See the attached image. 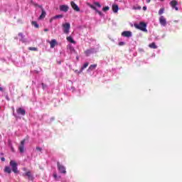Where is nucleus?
<instances>
[{
    "instance_id": "1",
    "label": "nucleus",
    "mask_w": 182,
    "mask_h": 182,
    "mask_svg": "<svg viewBox=\"0 0 182 182\" xmlns=\"http://www.w3.org/2000/svg\"><path fill=\"white\" fill-rule=\"evenodd\" d=\"M134 26L136 28V29H139V31H142L143 32H147V24H146L144 22L134 23Z\"/></svg>"
},
{
    "instance_id": "3",
    "label": "nucleus",
    "mask_w": 182,
    "mask_h": 182,
    "mask_svg": "<svg viewBox=\"0 0 182 182\" xmlns=\"http://www.w3.org/2000/svg\"><path fill=\"white\" fill-rule=\"evenodd\" d=\"M63 32L64 33H69L70 31V23H65L63 24Z\"/></svg>"
},
{
    "instance_id": "2",
    "label": "nucleus",
    "mask_w": 182,
    "mask_h": 182,
    "mask_svg": "<svg viewBox=\"0 0 182 182\" xmlns=\"http://www.w3.org/2000/svg\"><path fill=\"white\" fill-rule=\"evenodd\" d=\"M10 166L12 168L13 173H15V174H18V173H19V171L18 170V164L16 161L11 160L10 161Z\"/></svg>"
},
{
    "instance_id": "40",
    "label": "nucleus",
    "mask_w": 182,
    "mask_h": 182,
    "mask_svg": "<svg viewBox=\"0 0 182 182\" xmlns=\"http://www.w3.org/2000/svg\"><path fill=\"white\" fill-rule=\"evenodd\" d=\"M23 171H26V168H23Z\"/></svg>"
},
{
    "instance_id": "15",
    "label": "nucleus",
    "mask_w": 182,
    "mask_h": 182,
    "mask_svg": "<svg viewBox=\"0 0 182 182\" xmlns=\"http://www.w3.org/2000/svg\"><path fill=\"white\" fill-rule=\"evenodd\" d=\"M60 11L62 12H68V11H69V7L66 5H61L60 6Z\"/></svg>"
},
{
    "instance_id": "21",
    "label": "nucleus",
    "mask_w": 182,
    "mask_h": 182,
    "mask_svg": "<svg viewBox=\"0 0 182 182\" xmlns=\"http://www.w3.org/2000/svg\"><path fill=\"white\" fill-rule=\"evenodd\" d=\"M4 172L5 173H8L9 174H11V173H12V170L11 169V167L9 166H6L4 168Z\"/></svg>"
},
{
    "instance_id": "8",
    "label": "nucleus",
    "mask_w": 182,
    "mask_h": 182,
    "mask_svg": "<svg viewBox=\"0 0 182 182\" xmlns=\"http://www.w3.org/2000/svg\"><path fill=\"white\" fill-rule=\"evenodd\" d=\"M23 177H28V180H31L33 181V176H32V173H31V171H28L26 173H23L22 174Z\"/></svg>"
},
{
    "instance_id": "24",
    "label": "nucleus",
    "mask_w": 182,
    "mask_h": 182,
    "mask_svg": "<svg viewBox=\"0 0 182 182\" xmlns=\"http://www.w3.org/2000/svg\"><path fill=\"white\" fill-rule=\"evenodd\" d=\"M62 18H63V15L59 14V15H56V16H53V19H60Z\"/></svg>"
},
{
    "instance_id": "44",
    "label": "nucleus",
    "mask_w": 182,
    "mask_h": 182,
    "mask_svg": "<svg viewBox=\"0 0 182 182\" xmlns=\"http://www.w3.org/2000/svg\"><path fill=\"white\" fill-rule=\"evenodd\" d=\"M160 1H161L162 2L164 1V0H160Z\"/></svg>"
},
{
    "instance_id": "41",
    "label": "nucleus",
    "mask_w": 182,
    "mask_h": 182,
    "mask_svg": "<svg viewBox=\"0 0 182 182\" xmlns=\"http://www.w3.org/2000/svg\"><path fill=\"white\" fill-rule=\"evenodd\" d=\"M53 18H50V22H52V21H53Z\"/></svg>"
},
{
    "instance_id": "42",
    "label": "nucleus",
    "mask_w": 182,
    "mask_h": 182,
    "mask_svg": "<svg viewBox=\"0 0 182 182\" xmlns=\"http://www.w3.org/2000/svg\"><path fill=\"white\" fill-rule=\"evenodd\" d=\"M3 90H4V89L0 87V91H3Z\"/></svg>"
},
{
    "instance_id": "29",
    "label": "nucleus",
    "mask_w": 182,
    "mask_h": 182,
    "mask_svg": "<svg viewBox=\"0 0 182 182\" xmlns=\"http://www.w3.org/2000/svg\"><path fill=\"white\" fill-rule=\"evenodd\" d=\"M94 5H95V6H97L98 8H102V5L99 2H95Z\"/></svg>"
},
{
    "instance_id": "33",
    "label": "nucleus",
    "mask_w": 182,
    "mask_h": 182,
    "mask_svg": "<svg viewBox=\"0 0 182 182\" xmlns=\"http://www.w3.org/2000/svg\"><path fill=\"white\" fill-rule=\"evenodd\" d=\"M41 85H42L43 89H46V87H48L46 86V85H45V84H43V83H42Z\"/></svg>"
},
{
    "instance_id": "23",
    "label": "nucleus",
    "mask_w": 182,
    "mask_h": 182,
    "mask_svg": "<svg viewBox=\"0 0 182 182\" xmlns=\"http://www.w3.org/2000/svg\"><path fill=\"white\" fill-rule=\"evenodd\" d=\"M149 46L151 48V49H157V46L156 45V43H152L149 44Z\"/></svg>"
},
{
    "instance_id": "10",
    "label": "nucleus",
    "mask_w": 182,
    "mask_h": 182,
    "mask_svg": "<svg viewBox=\"0 0 182 182\" xmlns=\"http://www.w3.org/2000/svg\"><path fill=\"white\" fill-rule=\"evenodd\" d=\"M20 153L25 151V139L21 141V145L18 147Z\"/></svg>"
},
{
    "instance_id": "25",
    "label": "nucleus",
    "mask_w": 182,
    "mask_h": 182,
    "mask_svg": "<svg viewBox=\"0 0 182 182\" xmlns=\"http://www.w3.org/2000/svg\"><path fill=\"white\" fill-rule=\"evenodd\" d=\"M32 25L35 26L36 28H39V24L36 21H32Z\"/></svg>"
},
{
    "instance_id": "20",
    "label": "nucleus",
    "mask_w": 182,
    "mask_h": 182,
    "mask_svg": "<svg viewBox=\"0 0 182 182\" xmlns=\"http://www.w3.org/2000/svg\"><path fill=\"white\" fill-rule=\"evenodd\" d=\"M88 66H89V63H85L81 68L80 70L79 71V73H82V72H83V70H85V69H86V68H87Z\"/></svg>"
},
{
    "instance_id": "36",
    "label": "nucleus",
    "mask_w": 182,
    "mask_h": 182,
    "mask_svg": "<svg viewBox=\"0 0 182 182\" xmlns=\"http://www.w3.org/2000/svg\"><path fill=\"white\" fill-rule=\"evenodd\" d=\"M53 177H54V178H58V175H56V173H54Z\"/></svg>"
},
{
    "instance_id": "4",
    "label": "nucleus",
    "mask_w": 182,
    "mask_h": 182,
    "mask_svg": "<svg viewBox=\"0 0 182 182\" xmlns=\"http://www.w3.org/2000/svg\"><path fill=\"white\" fill-rule=\"evenodd\" d=\"M169 5L171 6L172 9H176V11H178V7L177 6L178 5V1L176 0H172Z\"/></svg>"
},
{
    "instance_id": "9",
    "label": "nucleus",
    "mask_w": 182,
    "mask_h": 182,
    "mask_svg": "<svg viewBox=\"0 0 182 182\" xmlns=\"http://www.w3.org/2000/svg\"><path fill=\"white\" fill-rule=\"evenodd\" d=\"M122 36L124 38H132V31H126L122 33Z\"/></svg>"
},
{
    "instance_id": "13",
    "label": "nucleus",
    "mask_w": 182,
    "mask_h": 182,
    "mask_svg": "<svg viewBox=\"0 0 182 182\" xmlns=\"http://www.w3.org/2000/svg\"><path fill=\"white\" fill-rule=\"evenodd\" d=\"M88 6H90V8H91L94 11H97V13L99 14L100 16H102L103 15V13H102V11L97 10V9L95 6H94L93 5L88 4Z\"/></svg>"
},
{
    "instance_id": "37",
    "label": "nucleus",
    "mask_w": 182,
    "mask_h": 182,
    "mask_svg": "<svg viewBox=\"0 0 182 182\" xmlns=\"http://www.w3.org/2000/svg\"><path fill=\"white\" fill-rule=\"evenodd\" d=\"M48 31H49V29H48V28L44 29V32H48Z\"/></svg>"
},
{
    "instance_id": "5",
    "label": "nucleus",
    "mask_w": 182,
    "mask_h": 182,
    "mask_svg": "<svg viewBox=\"0 0 182 182\" xmlns=\"http://www.w3.org/2000/svg\"><path fill=\"white\" fill-rule=\"evenodd\" d=\"M159 23L161 26H166L167 25V20L163 16L159 17Z\"/></svg>"
},
{
    "instance_id": "11",
    "label": "nucleus",
    "mask_w": 182,
    "mask_h": 182,
    "mask_svg": "<svg viewBox=\"0 0 182 182\" xmlns=\"http://www.w3.org/2000/svg\"><path fill=\"white\" fill-rule=\"evenodd\" d=\"M17 114H20L21 116H25L26 112L22 107H19L16 109Z\"/></svg>"
},
{
    "instance_id": "19",
    "label": "nucleus",
    "mask_w": 182,
    "mask_h": 182,
    "mask_svg": "<svg viewBox=\"0 0 182 182\" xmlns=\"http://www.w3.org/2000/svg\"><path fill=\"white\" fill-rule=\"evenodd\" d=\"M112 11L114 14H117L119 11V6L116 4L112 5Z\"/></svg>"
},
{
    "instance_id": "32",
    "label": "nucleus",
    "mask_w": 182,
    "mask_h": 182,
    "mask_svg": "<svg viewBox=\"0 0 182 182\" xmlns=\"http://www.w3.org/2000/svg\"><path fill=\"white\" fill-rule=\"evenodd\" d=\"M124 45V42H123V41H121L119 43V46H123Z\"/></svg>"
},
{
    "instance_id": "6",
    "label": "nucleus",
    "mask_w": 182,
    "mask_h": 182,
    "mask_svg": "<svg viewBox=\"0 0 182 182\" xmlns=\"http://www.w3.org/2000/svg\"><path fill=\"white\" fill-rule=\"evenodd\" d=\"M58 168L60 173L63 174H66V168L61 165L59 162L58 163Z\"/></svg>"
},
{
    "instance_id": "17",
    "label": "nucleus",
    "mask_w": 182,
    "mask_h": 182,
    "mask_svg": "<svg viewBox=\"0 0 182 182\" xmlns=\"http://www.w3.org/2000/svg\"><path fill=\"white\" fill-rule=\"evenodd\" d=\"M46 16V11L43 9H41V14L38 17V19H43Z\"/></svg>"
},
{
    "instance_id": "28",
    "label": "nucleus",
    "mask_w": 182,
    "mask_h": 182,
    "mask_svg": "<svg viewBox=\"0 0 182 182\" xmlns=\"http://www.w3.org/2000/svg\"><path fill=\"white\" fill-rule=\"evenodd\" d=\"M109 9H110V8L109 6H105V7H103L102 11H103V12H107V11H109Z\"/></svg>"
},
{
    "instance_id": "26",
    "label": "nucleus",
    "mask_w": 182,
    "mask_h": 182,
    "mask_svg": "<svg viewBox=\"0 0 182 182\" xmlns=\"http://www.w3.org/2000/svg\"><path fill=\"white\" fill-rule=\"evenodd\" d=\"M164 14V8L160 9L159 11V15H163Z\"/></svg>"
},
{
    "instance_id": "43",
    "label": "nucleus",
    "mask_w": 182,
    "mask_h": 182,
    "mask_svg": "<svg viewBox=\"0 0 182 182\" xmlns=\"http://www.w3.org/2000/svg\"><path fill=\"white\" fill-rule=\"evenodd\" d=\"M13 114H14V116H15V117H17L16 114H15V113H13Z\"/></svg>"
},
{
    "instance_id": "27",
    "label": "nucleus",
    "mask_w": 182,
    "mask_h": 182,
    "mask_svg": "<svg viewBox=\"0 0 182 182\" xmlns=\"http://www.w3.org/2000/svg\"><path fill=\"white\" fill-rule=\"evenodd\" d=\"M68 48L70 49V52H75V48H73L72 45H69Z\"/></svg>"
},
{
    "instance_id": "34",
    "label": "nucleus",
    "mask_w": 182,
    "mask_h": 182,
    "mask_svg": "<svg viewBox=\"0 0 182 182\" xmlns=\"http://www.w3.org/2000/svg\"><path fill=\"white\" fill-rule=\"evenodd\" d=\"M36 150H38V151H42V148L36 147Z\"/></svg>"
},
{
    "instance_id": "16",
    "label": "nucleus",
    "mask_w": 182,
    "mask_h": 182,
    "mask_svg": "<svg viewBox=\"0 0 182 182\" xmlns=\"http://www.w3.org/2000/svg\"><path fill=\"white\" fill-rule=\"evenodd\" d=\"M50 45L51 49H53V48H55V46L58 45V41H56L55 39H53L51 40V41H50Z\"/></svg>"
},
{
    "instance_id": "31",
    "label": "nucleus",
    "mask_w": 182,
    "mask_h": 182,
    "mask_svg": "<svg viewBox=\"0 0 182 182\" xmlns=\"http://www.w3.org/2000/svg\"><path fill=\"white\" fill-rule=\"evenodd\" d=\"M29 50H34V51H36L38 50V48H35V47H30L28 48Z\"/></svg>"
},
{
    "instance_id": "35",
    "label": "nucleus",
    "mask_w": 182,
    "mask_h": 182,
    "mask_svg": "<svg viewBox=\"0 0 182 182\" xmlns=\"http://www.w3.org/2000/svg\"><path fill=\"white\" fill-rule=\"evenodd\" d=\"M143 10H144V11H147V6H144L143 7Z\"/></svg>"
},
{
    "instance_id": "45",
    "label": "nucleus",
    "mask_w": 182,
    "mask_h": 182,
    "mask_svg": "<svg viewBox=\"0 0 182 182\" xmlns=\"http://www.w3.org/2000/svg\"><path fill=\"white\" fill-rule=\"evenodd\" d=\"M59 63V65H60V63Z\"/></svg>"
},
{
    "instance_id": "30",
    "label": "nucleus",
    "mask_w": 182,
    "mask_h": 182,
    "mask_svg": "<svg viewBox=\"0 0 182 182\" xmlns=\"http://www.w3.org/2000/svg\"><path fill=\"white\" fill-rule=\"evenodd\" d=\"M132 9H134V10H140V9H141V6H134V7L132 8Z\"/></svg>"
},
{
    "instance_id": "12",
    "label": "nucleus",
    "mask_w": 182,
    "mask_h": 182,
    "mask_svg": "<svg viewBox=\"0 0 182 182\" xmlns=\"http://www.w3.org/2000/svg\"><path fill=\"white\" fill-rule=\"evenodd\" d=\"M71 6L74 11H76V12H79L80 11V9L79 8V6L77 4H75L74 1H71Z\"/></svg>"
},
{
    "instance_id": "39",
    "label": "nucleus",
    "mask_w": 182,
    "mask_h": 182,
    "mask_svg": "<svg viewBox=\"0 0 182 182\" xmlns=\"http://www.w3.org/2000/svg\"><path fill=\"white\" fill-rule=\"evenodd\" d=\"M150 1L151 0H146L147 4H150Z\"/></svg>"
},
{
    "instance_id": "14",
    "label": "nucleus",
    "mask_w": 182,
    "mask_h": 182,
    "mask_svg": "<svg viewBox=\"0 0 182 182\" xmlns=\"http://www.w3.org/2000/svg\"><path fill=\"white\" fill-rule=\"evenodd\" d=\"M18 36L20 37L19 41H20L21 42H22L23 43H26V38H25V36L23 35V33H18Z\"/></svg>"
},
{
    "instance_id": "7",
    "label": "nucleus",
    "mask_w": 182,
    "mask_h": 182,
    "mask_svg": "<svg viewBox=\"0 0 182 182\" xmlns=\"http://www.w3.org/2000/svg\"><path fill=\"white\" fill-rule=\"evenodd\" d=\"M96 49L95 48H90L85 51V54L86 56H90V55H92V53H96Z\"/></svg>"
},
{
    "instance_id": "38",
    "label": "nucleus",
    "mask_w": 182,
    "mask_h": 182,
    "mask_svg": "<svg viewBox=\"0 0 182 182\" xmlns=\"http://www.w3.org/2000/svg\"><path fill=\"white\" fill-rule=\"evenodd\" d=\"M1 161H5V159H4V157H2V158L1 159Z\"/></svg>"
},
{
    "instance_id": "18",
    "label": "nucleus",
    "mask_w": 182,
    "mask_h": 182,
    "mask_svg": "<svg viewBox=\"0 0 182 182\" xmlns=\"http://www.w3.org/2000/svg\"><path fill=\"white\" fill-rule=\"evenodd\" d=\"M97 68V64L91 65L89 68L87 69V72H92V70H95Z\"/></svg>"
},
{
    "instance_id": "22",
    "label": "nucleus",
    "mask_w": 182,
    "mask_h": 182,
    "mask_svg": "<svg viewBox=\"0 0 182 182\" xmlns=\"http://www.w3.org/2000/svg\"><path fill=\"white\" fill-rule=\"evenodd\" d=\"M67 41H68V42H70V43H74V44L76 43V41H75L73 40V38H72V36H68V37H67Z\"/></svg>"
}]
</instances>
